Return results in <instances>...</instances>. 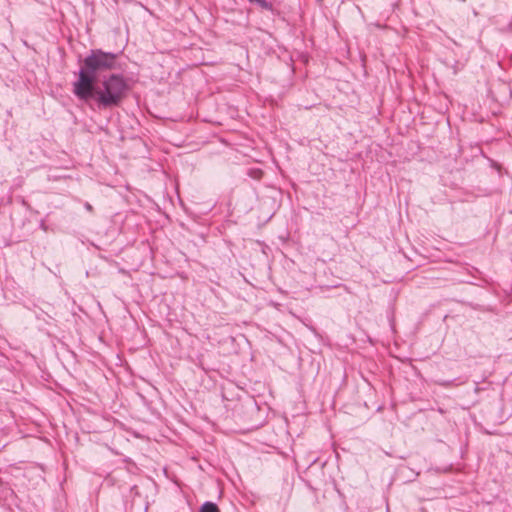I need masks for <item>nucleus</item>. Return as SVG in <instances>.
I'll list each match as a JSON object with an SVG mask.
<instances>
[{
	"label": "nucleus",
	"mask_w": 512,
	"mask_h": 512,
	"mask_svg": "<svg viewBox=\"0 0 512 512\" xmlns=\"http://www.w3.org/2000/svg\"><path fill=\"white\" fill-rule=\"evenodd\" d=\"M116 54L103 53L98 50V69L111 68L116 62Z\"/></svg>",
	"instance_id": "obj_3"
},
{
	"label": "nucleus",
	"mask_w": 512,
	"mask_h": 512,
	"mask_svg": "<svg viewBox=\"0 0 512 512\" xmlns=\"http://www.w3.org/2000/svg\"><path fill=\"white\" fill-rule=\"evenodd\" d=\"M200 512H219L216 504L212 502H205L200 509Z\"/></svg>",
	"instance_id": "obj_4"
},
{
	"label": "nucleus",
	"mask_w": 512,
	"mask_h": 512,
	"mask_svg": "<svg viewBox=\"0 0 512 512\" xmlns=\"http://www.w3.org/2000/svg\"><path fill=\"white\" fill-rule=\"evenodd\" d=\"M95 79L96 53L92 51L80 68L78 80L74 82V94L81 100L92 99L95 93Z\"/></svg>",
	"instance_id": "obj_1"
},
{
	"label": "nucleus",
	"mask_w": 512,
	"mask_h": 512,
	"mask_svg": "<svg viewBox=\"0 0 512 512\" xmlns=\"http://www.w3.org/2000/svg\"><path fill=\"white\" fill-rule=\"evenodd\" d=\"M126 90V83L119 75H112L103 81V89L98 90V102L104 105L117 104Z\"/></svg>",
	"instance_id": "obj_2"
},
{
	"label": "nucleus",
	"mask_w": 512,
	"mask_h": 512,
	"mask_svg": "<svg viewBox=\"0 0 512 512\" xmlns=\"http://www.w3.org/2000/svg\"><path fill=\"white\" fill-rule=\"evenodd\" d=\"M249 1L257 3L263 9H267V10L272 9V5L270 3H268L266 0H249Z\"/></svg>",
	"instance_id": "obj_5"
}]
</instances>
